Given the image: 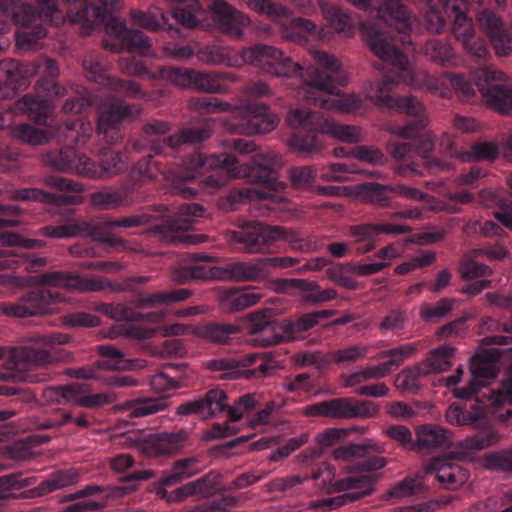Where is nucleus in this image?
<instances>
[{"label": "nucleus", "instance_id": "nucleus-1", "mask_svg": "<svg viewBox=\"0 0 512 512\" xmlns=\"http://www.w3.org/2000/svg\"><path fill=\"white\" fill-rule=\"evenodd\" d=\"M238 159L228 153L205 155L200 152L191 154L185 161V168L173 178L171 191L183 198H192L197 190L190 187L198 174L211 170L201 180L202 189L214 193L225 186L232 178L247 177L262 185L260 189L251 191L262 200L274 199V193L281 188L277 180V169L281 166V158L276 154H257L251 165H239Z\"/></svg>", "mask_w": 512, "mask_h": 512}, {"label": "nucleus", "instance_id": "nucleus-2", "mask_svg": "<svg viewBox=\"0 0 512 512\" xmlns=\"http://www.w3.org/2000/svg\"><path fill=\"white\" fill-rule=\"evenodd\" d=\"M28 75L40 77L35 84V94L23 96L16 102L15 109L27 114L39 125H48L53 113L51 100L66 93V89L55 81L59 75V67L54 59L40 56L25 67L14 59L1 60L0 99L13 97L24 77Z\"/></svg>", "mask_w": 512, "mask_h": 512}, {"label": "nucleus", "instance_id": "nucleus-3", "mask_svg": "<svg viewBox=\"0 0 512 512\" xmlns=\"http://www.w3.org/2000/svg\"><path fill=\"white\" fill-rule=\"evenodd\" d=\"M395 72V77L385 75L381 81L373 83L367 92V97L380 109L412 116L413 119L407 124L394 126L392 133L400 138L410 140L414 153L423 156L428 169L449 170L451 168L449 162L428 157L435 144L431 135H422L427 125L423 104L414 96H394L391 94L398 83L407 82L410 79L409 66L404 73L400 70H395Z\"/></svg>", "mask_w": 512, "mask_h": 512}, {"label": "nucleus", "instance_id": "nucleus-4", "mask_svg": "<svg viewBox=\"0 0 512 512\" xmlns=\"http://www.w3.org/2000/svg\"><path fill=\"white\" fill-rule=\"evenodd\" d=\"M361 10L375 8L377 17L381 19L390 31H383L374 25L365 27V38L372 52L393 70L402 73L410 66L407 55L400 49L412 46L411 15L400 0H348Z\"/></svg>", "mask_w": 512, "mask_h": 512}, {"label": "nucleus", "instance_id": "nucleus-5", "mask_svg": "<svg viewBox=\"0 0 512 512\" xmlns=\"http://www.w3.org/2000/svg\"><path fill=\"white\" fill-rule=\"evenodd\" d=\"M384 451V447L372 439H364L360 443H349L335 448L333 450L335 460H357L356 470L366 473L349 474L335 480L331 484V490L342 494L323 499L322 505L333 510L372 494L376 479L371 473L386 466L387 459L381 456Z\"/></svg>", "mask_w": 512, "mask_h": 512}, {"label": "nucleus", "instance_id": "nucleus-6", "mask_svg": "<svg viewBox=\"0 0 512 512\" xmlns=\"http://www.w3.org/2000/svg\"><path fill=\"white\" fill-rule=\"evenodd\" d=\"M14 136L22 142L41 145L55 138L64 146L59 150H51L44 156L45 163L53 169L63 172H76L86 176V156L76 152L75 146L84 145L92 134V126L81 118L67 120L50 130L35 128L29 124H19L14 127Z\"/></svg>", "mask_w": 512, "mask_h": 512}, {"label": "nucleus", "instance_id": "nucleus-7", "mask_svg": "<svg viewBox=\"0 0 512 512\" xmlns=\"http://www.w3.org/2000/svg\"><path fill=\"white\" fill-rule=\"evenodd\" d=\"M38 282L42 287L34 288L23 294L17 302L0 304V311L10 317H29L52 310L51 306L62 302L64 298L57 290L65 288L79 292H97L111 287V283L100 277L84 278L78 274L63 271H51L39 274Z\"/></svg>", "mask_w": 512, "mask_h": 512}, {"label": "nucleus", "instance_id": "nucleus-8", "mask_svg": "<svg viewBox=\"0 0 512 512\" xmlns=\"http://www.w3.org/2000/svg\"><path fill=\"white\" fill-rule=\"evenodd\" d=\"M70 337L62 333L36 334L24 345L12 350L15 370L0 373L3 380H17L29 383L46 382L52 378L48 367L58 362H69L73 355L61 348Z\"/></svg>", "mask_w": 512, "mask_h": 512}, {"label": "nucleus", "instance_id": "nucleus-9", "mask_svg": "<svg viewBox=\"0 0 512 512\" xmlns=\"http://www.w3.org/2000/svg\"><path fill=\"white\" fill-rule=\"evenodd\" d=\"M316 66L307 68L305 86L301 94L305 100L321 108L352 112L361 107V99L356 95L339 94V87L345 86L347 76L338 60L328 53L312 50Z\"/></svg>", "mask_w": 512, "mask_h": 512}, {"label": "nucleus", "instance_id": "nucleus-10", "mask_svg": "<svg viewBox=\"0 0 512 512\" xmlns=\"http://www.w3.org/2000/svg\"><path fill=\"white\" fill-rule=\"evenodd\" d=\"M289 122L296 131L290 136L289 146L300 153H312L320 149L321 136L330 134L343 142L357 143L360 134L355 126L341 125L325 118L320 112L306 108L292 110Z\"/></svg>", "mask_w": 512, "mask_h": 512}, {"label": "nucleus", "instance_id": "nucleus-11", "mask_svg": "<svg viewBox=\"0 0 512 512\" xmlns=\"http://www.w3.org/2000/svg\"><path fill=\"white\" fill-rule=\"evenodd\" d=\"M332 310H321L307 313L294 321L277 323L272 317L270 309L251 313L248 318V332L255 336L254 341L261 346H271L283 341H292L313 328L321 319H329Z\"/></svg>", "mask_w": 512, "mask_h": 512}, {"label": "nucleus", "instance_id": "nucleus-12", "mask_svg": "<svg viewBox=\"0 0 512 512\" xmlns=\"http://www.w3.org/2000/svg\"><path fill=\"white\" fill-rule=\"evenodd\" d=\"M473 80L474 84L463 75L450 76L451 86L463 99L470 100L475 95V85L489 107L503 114L512 110V89L507 85L504 73L484 66L474 72Z\"/></svg>", "mask_w": 512, "mask_h": 512}, {"label": "nucleus", "instance_id": "nucleus-13", "mask_svg": "<svg viewBox=\"0 0 512 512\" xmlns=\"http://www.w3.org/2000/svg\"><path fill=\"white\" fill-rule=\"evenodd\" d=\"M258 404L256 394L240 396L233 406L227 403V395L223 390L211 389L204 397L180 404L176 413L180 416L197 415L202 418H211L227 411L230 421L240 420L245 413L252 411Z\"/></svg>", "mask_w": 512, "mask_h": 512}, {"label": "nucleus", "instance_id": "nucleus-14", "mask_svg": "<svg viewBox=\"0 0 512 512\" xmlns=\"http://www.w3.org/2000/svg\"><path fill=\"white\" fill-rule=\"evenodd\" d=\"M445 15L452 21V33L465 51L477 60H485L489 51L486 42L477 37L472 21L468 15L480 6L481 0H440Z\"/></svg>", "mask_w": 512, "mask_h": 512}, {"label": "nucleus", "instance_id": "nucleus-15", "mask_svg": "<svg viewBox=\"0 0 512 512\" xmlns=\"http://www.w3.org/2000/svg\"><path fill=\"white\" fill-rule=\"evenodd\" d=\"M243 65L251 64L266 74L278 77H298L303 81L307 77V69L304 70L298 63L285 56L284 53L270 45L258 44L254 47L242 49Z\"/></svg>", "mask_w": 512, "mask_h": 512}, {"label": "nucleus", "instance_id": "nucleus-16", "mask_svg": "<svg viewBox=\"0 0 512 512\" xmlns=\"http://www.w3.org/2000/svg\"><path fill=\"white\" fill-rule=\"evenodd\" d=\"M210 370L220 372L224 380L259 379L266 377L274 369L265 353H250L238 358H217L208 362Z\"/></svg>", "mask_w": 512, "mask_h": 512}, {"label": "nucleus", "instance_id": "nucleus-17", "mask_svg": "<svg viewBox=\"0 0 512 512\" xmlns=\"http://www.w3.org/2000/svg\"><path fill=\"white\" fill-rule=\"evenodd\" d=\"M108 62L99 52H90L83 59V69L88 80L103 85L120 96L141 99L145 93L137 82L111 77L107 73Z\"/></svg>", "mask_w": 512, "mask_h": 512}, {"label": "nucleus", "instance_id": "nucleus-18", "mask_svg": "<svg viewBox=\"0 0 512 512\" xmlns=\"http://www.w3.org/2000/svg\"><path fill=\"white\" fill-rule=\"evenodd\" d=\"M211 136V130L207 125L200 127L184 128L178 134L171 135L164 139L147 140L134 139L130 146L135 152H144L149 149L156 155L174 156L179 148L186 144H198Z\"/></svg>", "mask_w": 512, "mask_h": 512}, {"label": "nucleus", "instance_id": "nucleus-19", "mask_svg": "<svg viewBox=\"0 0 512 512\" xmlns=\"http://www.w3.org/2000/svg\"><path fill=\"white\" fill-rule=\"evenodd\" d=\"M278 124L277 116L264 103H249L233 112L231 128L239 134H264Z\"/></svg>", "mask_w": 512, "mask_h": 512}, {"label": "nucleus", "instance_id": "nucleus-20", "mask_svg": "<svg viewBox=\"0 0 512 512\" xmlns=\"http://www.w3.org/2000/svg\"><path fill=\"white\" fill-rule=\"evenodd\" d=\"M282 238H286L282 227L267 226L256 221L246 222L240 230L230 235L231 242L247 253L264 252L269 245Z\"/></svg>", "mask_w": 512, "mask_h": 512}, {"label": "nucleus", "instance_id": "nucleus-21", "mask_svg": "<svg viewBox=\"0 0 512 512\" xmlns=\"http://www.w3.org/2000/svg\"><path fill=\"white\" fill-rule=\"evenodd\" d=\"M355 191L360 201L377 207H388L393 193L420 201L426 200L428 196L425 192L404 184L384 185L377 182L360 183L355 187Z\"/></svg>", "mask_w": 512, "mask_h": 512}, {"label": "nucleus", "instance_id": "nucleus-22", "mask_svg": "<svg viewBox=\"0 0 512 512\" xmlns=\"http://www.w3.org/2000/svg\"><path fill=\"white\" fill-rule=\"evenodd\" d=\"M137 105L125 104L120 100H113L104 104L99 112L97 133L103 135L107 143H114L120 137L119 124L126 118L139 114Z\"/></svg>", "mask_w": 512, "mask_h": 512}, {"label": "nucleus", "instance_id": "nucleus-23", "mask_svg": "<svg viewBox=\"0 0 512 512\" xmlns=\"http://www.w3.org/2000/svg\"><path fill=\"white\" fill-rule=\"evenodd\" d=\"M361 173L355 165L347 163H331L325 167L313 168L309 166L295 167L290 170V179L296 187H305L311 184L315 178L326 181H346L348 175Z\"/></svg>", "mask_w": 512, "mask_h": 512}, {"label": "nucleus", "instance_id": "nucleus-24", "mask_svg": "<svg viewBox=\"0 0 512 512\" xmlns=\"http://www.w3.org/2000/svg\"><path fill=\"white\" fill-rule=\"evenodd\" d=\"M409 231L410 228L404 225L365 223L350 226L347 234L352 238L356 252L366 254L375 248L381 234H406Z\"/></svg>", "mask_w": 512, "mask_h": 512}, {"label": "nucleus", "instance_id": "nucleus-25", "mask_svg": "<svg viewBox=\"0 0 512 512\" xmlns=\"http://www.w3.org/2000/svg\"><path fill=\"white\" fill-rule=\"evenodd\" d=\"M480 28L489 37L496 53L507 56L512 51V34L504 27L503 20L494 11L484 9L477 14Z\"/></svg>", "mask_w": 512, "mask_h": 512}, {"label": "nucleus", "instance_id": "nucleus-26", "mask_svg": "<svg viewBox=\"0 0 512 512\" xmlns=\"http://www.w3.org/2000/svg\"><path fill=\"white\" fill-rule=\"evenodd\" d=\"M213 21L220 30L233 38H240L243 29L249 25V18L224 0H214L210 5Z\"/></svg>", "mask_w": 512, "mask_h": 512}, {"label": "nucleus", "instance_id": "nucleus-27", "mask_svg": "<svg viewBox=\"0 0 512 512\" xmlns=\"http://www.w3.org/2000/svg\"><path fill=\"white\" fill-rule=\"evenodd\" d=\"M427 473L434 474L438 482L447 489H455L469 478L468 471L451 455L433 458L427 466Z\"/></svg>", "mask_w": 512, "mask_h": 512}, {"label": "nucleus", "instance_id": "nucleus-28", "mask_svg": "<svg viewBox=\"0 0 512 512\" xmlns=\"http://www.w3.org/2000/svg\"><path fill=\"white\" fill-rule=\"evenodd\" d=\"M329 418L353 419L370 418L378 413V406L371 401L339 397L328 400Z\"/></svg>", "mask_w": 512, "mask_h": 512}, {"label": "nucleus", "instance_id": "nucleus-29", "mask_svg": "<svg viewBox=\"0 0 512 512\" xmlns=\"http://www.w3.org/2000/svg\"><path fill=\"white\" fill-rule=\"evenodd\" d=\"M417 351V344L408 343L398 347L384 350L378 353V359L389 358L388 361L378 365L368 366L364 370L367 381L371 379H381L389 375L394 369L398 368L406 358Z\"/></svg>", "mask_w": 512, "mask_h": 512}, {"label": "nucleus", "instance_id": "nucleus-30", "mask_svg": "<svg viewBox=\"0 0 512 512\" xmlns=\"http://www.w3.org/2000/svg\"><path fill=\"white\" fill-rule=\"evenodd\" d=\"M128 157L126 153L103 148L100 152V165L86 157V177L103 178L124 171Z\"/></svg>", "mask_w": 512, "mask_h": 512}, {"label": "nucleus", "instance_id": "nucleus-31", "mask_svg": "<svg viewBox=\"0 0 512 512\" xmlns=\"http://www.w3.org/2000/svg\"><path fill=\"white\" fill-rule=\"evenodd\" d=\"M262 294L255 291L254 287L223 289L218 294V301L221 309L227 313H235L245 310L257 304Z\"/></svg>", "mask_w": 512, "mask_h": 512}, {"label": "nucleus", "instance_id": "nucleus-32", "mask_svg": "<svg viewBox=\"0 0 512 512\" xmlns=\"http://www.w3.org/2000/svg\"><path fill=\"white\" fill-rule=\"evenodd\" d=\"M480 203L487 208H498L495 218L512 230V193L506 190L483 189L479 194Z\"/></svg>", "mask_w": 512, "mask_h": 512}, {"label": "nucleus", "instance_id": "nucleus-33", "mask_svg": "<svg viewBox=\"0 0 512 512\" xmlns=\"http://www.w3.org/2000/svg\"><path fill=\"white\" fill-rule=\"evenodd\" d=\"M158 211L161 213V217L167 218L168 230L171 232L188 230L196 218L203 217L205 214L204 207L198 203L180 204L173 215L161 205Z\"/></svg>", "mask_w": 512, "mask_h": 512}, {"label": "nucleus", "instance_id": "nucleus-34", "mask_svg": "<svg viewBox=\"0 0 512 512\" xmlns=\"http://www.w3.org/2000/svg\"><path fill=\"white\" fill-rule=\"evenodd\" d=\"M220 277L236 282L257 281L266 278L262 257L251 262L236 261L221 268Z\"/></svg>", "mask_w": 512, "mask_h": 512}, {"label": "nucleus", "instance_id": "nucleus-35", "mask_svg": "<svg viewBox=\"0 0 512 512\" xmlns=\"http://www.w3.org/2000/svg\"><path fill=\"white\" fill-rule=\"evenodd\" d=\"M188 259L190 265L175 269L172 273V280L184 284L193 279H208L214 276L211 269L203 263H213L214 257L205 253H190Z\"/></svg>", "mask_w": 512, "mask_h": 512}, {"label": "nucleus", "instance_id": "nucleus-36", "mask_svg": "<svg viewBox=\"0 0 512 512\" xmlns=\"http://www.w3.org/2000/svg\"><path fill=\"white\" fill-rule=\"evenodd\" d=\"M80 480L79 472L74 468L57 470L42 481L37 487L25 492V497H43L53 491L64 489L75 485Z\"/></svg>", "mask_w": 512, "mask_h": 512}, {"label": "nucleus", "instance_id": "nucleus-37", "mask_svg": "<svg viewBox=\"0 0 512 512\" xmlns=\"http://www.w3.org/2000/svg\"><path fill=\"white\" fill-rule=\"evenodd\" d=\"M191 296V291L185 288L175 289L171 291L155 292L151 294L140 293L127 304L132 307L134 311L155 308L162 305H167L173 302H180L186 300Z\"/></svg>", "mask_w": 512, "mask_h": 512}, {"label": "nucleus", "instance_id": "nucleus-38", "mask_svg": "<svg viewBox=\"0 0 512 512\" xmlns=\"http://www.w3.org/2000/svg\"><path fill=\"white\" fill-rule=\"evenodd\" d=\"M153 476L151 470L135 471L126 476L123 481L126 485L117 487H103L99 485H87L79 490L81 498L90 497L95 494H105V497L121 496L137 488L138 482L147 480Z\"/></svg>", "mask_w": 512, "mask_h": 512}, {"label": "nucleus", "instance_id": "nucleus-39", "mask_svg": "<svg viewBox=\"0 0 512 512\" xmlns=\"http://www.w3.org/2000/svg\"><path fill=\"white\" fill-rule=\"evenodd\" d=\"M451 432L435 424H425L416 431V449L434 450L445 449L450 446Z\"/></svg>", "mask_w": 512, "mask_h": 512}, {"label": "nucleus", "instance_id": "nucleus-40", "mask_svg": "<svg viewBox=\"0 0 512 512\" xmlns=\"http://www.w3.org/2000/svg\"><path fill=\"white\" fill-rule=\"evenodd\" d=\"M198 59L206 64L226 65L229 67L243 66L242 51L235 53L232 49L220 45H205L196 52Z\"/></svg>", "mask_w": 512, "mask_h": 512}, {"label": "nucleus", "instance_id": "nucleus-41", "mask_svg": "<svg viewBox=\"0 0 512 512\" xmlns=\"http://www.w3.org/2000/svg\"><path fill=\"white\" fill-rule=\"evenodd\" d=\"M98 353L103 357L96 362L98 368L105 370H135L144 367L139 359H126L124 353L113 345L98 346Z\"/></svg>", "mask_w": 512, "mask_h": 512}, {"label": "nucleus", "instance_id": "nucleus-42", "mask_svg": "<svg viewBox=\"0 0 512 512\" xmlns=\"http://www.w3.org/2000/svg\"><path fill=\"white\" fill-rule=\"evenodd\" d=\"M97 311L117 321L154 323L158 322L161 318V315L159 313L137 312L134 311L132 307L122 303H100L97 306Z\"/></svg>", "mask_w": 512, "mask_h": 512}, {"label": "nucleus", "instance_id": "nucleus-43", "mask_svg": "<svg viewBox=\"0 0 512 512\" xmlns=\"http://www.w3.org/2000/svg\"><path fill=\"white\" fill-rule=\"evenodd\" d=\"M28 421L27 428L30 430L58 429L72 421L80 428H87L91 424L85 415L74 419L71 413L64 411H60L47 418L32 416L29 417Z\"/></svg>", "mask_w": 512, "mask_h": 512}, {"label": "nucleus", "instance_id": "nucleus-44", "mask_svg": "<svg viewBox=\"0 0 512 512\" xmlns=\"http://www.w3.org/2000/svg\"><path fill=\"white\" fill-rule=\"evenodd\" d=\"M201 471L200 460L197 457L181 458L174 462L172 468L162 476V483L175 485Z\"/></svg>", "mask_w": 512, "mask_h": 512}, {"label": "nucleus", "instance_id": "nucleus-45", "mask_svg": "<svg viewBox=\"0 0 512 512\" xmlns=\"http://www.w3.org/2000/svg\"><path fill=\"white\" fill-rule=\"evenodd\" d=\"M0 395L13 397L11 402L16 406L0 411V422L6 421L15 416L24 404L35 401V394L29 390L15 385L0 384Z\"/></svg>", "mask_w": 512, "mask_h": 512}, {"label": "nucleus", "instance_id": "nucleus-46", "mask_svg": "<svg viewBox=\"0 0 512 512\" xmlns=\"http://www.w3.org/2000/svg\"><path fill=\"white\" fill-rule=\"evenodd\" d=\"M324 18L330 26L337 32L343 33L347 37L353 36L355 32V23L351 15L344 9L329 3L321 6Z\"/></svg>", "mask_w": 512, "mask_h": 512}, {"label": "nucleus", "instance_id": "nucleus-47", "mask_svg": "<svg viewBox=\"0 0 512 512\" xmlns=\"http://www.w3.org/2000/svg\"><path fill=\"white\" fill-rule=\"evenodd\" d=\"M187 438L188 433L185 430L174 433L162 432L150 438L149 446L155 454H171L179 450Z\"/></svg>", "mask_w": 512, "mask_h": 512}, {"label": "nucleus", "instance_id": "nucleus-48", "mask_svg": "<svg viewBox=\"0 0 512 512\" xmlns=\"http://www.w3.org/2000/svg\"><path fill=\"white\" fill-rule=\"evenodd\" d=\"M12 197L21 201H38L44 203L62 204H75L77 201L76 196L72 195H57L50 192H45L37 188H21L13 192Z\"/></svg>", "mask_w": 512, "mask_h": 512}, {"label": "nucleus", "instance_id": "nucleus-49", "mask_svg": "<svg viewBox=\"0 0 512 512\" xmlns=\"http://www.w3.org/2000/svg\"><path fill=\"white\" fill-rule=\"evenodd\" d=\"M131 193L132 188L130 186H123L115 190L95 192L92 194L91 200L93 205L100 209H113L129 204Z\"/></svg>", "mask_w": 512, "mask_h": 512}, {"label": "nucleus", "instance_id": "nucleus-50", "mask_svg": "<svg viewBox=\"0 0 512 512\" xmlns=\"http://www.w3.org/2000/svg\"><path fill=\"white\" fill-rule=\"evenodd\" d=\"M470 371L472 380L478 381L484 387L487 381L497 376L494 356L490 353L476 354L471 358Z\"/></svg>", "mask_w": 512, "mask_h": 512}, {"label": "nucleus", "instance_id": "nucleus-51", "mask_svg": "<svg viewBox=\"0 0 512 512\" xmlns=\"http://www.w3.org/2000/svg\"><path fill=\"white\" fill-rule=\"evenodd\" d=\"M152 158V155L149 154L140 159L131 168L128 175L129 183L126 186H130L132 188V192L136 186H141L142 184L151 181L156 177V173L161 171V169L158 167V163L153 162Z\"/></svg>", "mask_w": 512, "mask_h": 512}, {"label": "nucleus", "instance_id": "nucleus-52", "mask_svg": "<svg viewBox=\"0 0 512 512\" xmlns=\"http://www.w3.org/2000/svg\"><path fill=\"white\" fill-rule=\"evenodd\" d=\"M423 50L427 57L439 65L448 66L456 62L455 52L446 40L430 39L425 43Z\"/></svg>", "mask_w": 512, "mask_h": 512}, {"label": "nucleus", "instance_id": "nucleus-53", "mask_svg": "<svg viewBox=\"0 0 512 512\" xmlns=\"http://www.w3.org/2000/svg\"><path fill=\"white\" fill-rule=\"evenodd\" d=\"M456 349L450 345H442L432 350L429 356L422 361L423 365H426L428 373L443 372L453 364Z\"/></svg>", "mask_w": 512, "mask_h": 512}, {"label": "nucleus", "instance_id": "nucleus-54", "mask_svg": "<svg viewBox=\"0 0 512 512\" xmlns=\"http://www.w3.org/2000/svg\"><path fill=\"white\" fill-rule=\"evenodd\" d=\"M346 432L342 429L328 428L317 436V443L319 447L307 449L300 454L301 462L308 464L314 459H317L322 454V449L334 446Z\"/></svg>", "mask_w": 512, "mask_h": 512}, {"label": "nucleus", "instance_id": "nucleus-55", "mask_svg": "<svg viewBox=\"0 0 512 512\" xmlns=\"http://www.w3.org/2000/svg\"><path fill=\"white\" fill-rule=\"evenodd\" d=\"M286 36L292 41L302 44L308 42L310 38H318L319 32L314 22L297 17L290 20Z\"/></svg>", "mask_w": 512, "mask_h": 512}, {"label": "nucleus", "instance_id": "nucleus-56", "mask_svg": "<svg viewBox=\"0 0 512 512\" xmlns=\"http://www.w3.org/2000/svg\"><path fill=\"white\" fill-rule=\"evenodd\" d=\"M446 420L451 425L479 427L483 422L482 411L477 409L472 412L466 407L453 404L446 411Z\"/></svg>", "mask_w": 512, "mask_h": 512}, {"label": "nucleus", "instance_id": "nucleus-57", "mask_svg": "<svg viewBox=\"0 0 512 512\" xmlns=\"http://www.w3.org/2000/svg\"><path fill=\"white\" fill-rule=\"evenodd\" d=\"M429 375L426 365L421 362L413 368L402 370L396 377V385L398 388L417 393L421 389L420 379Z\"/></svg>", "mask_w": 512, "mask_h": 512}, {"label": "nucleus", "instance_id": "nucleus-58", "mask_svg": "<svg viewBox=\"0 0 512 512\" xmlns=\"http://www.w3.org/2000/svg\"><path fill=\"white\" fill-rule=\"evenodd\" d=\"M167 407L165 398H141L129 401L127 409L134 418L145 417L164 410Z\"/></svg>", "mask_w": 512, "mask_h": 512}, {"label": "nucleus", "instance_id": "nucleus-59", "mask_svg": "<svg viewBox=\"0 0 512 512\" xmlns=\"http://www.w3.org/2000/svg\"><path fill=\"white\" fill-rule=\"evenodd\" d=\"M114 227L110 226V221L96 225L79 222V236H90L95 241L115 246L119 240L110 232Z\"/></svg>", "mask_w": 512, "mask_h": 512}, {"label": "nucleus", "instance_id": "nucleus-60", "mask_svg": "<svg viewBox=\"0 0 512 512\" xmlns=\"http://www.w3.org/2000/svg\"><path fill=\"white\" fill-rule=\"evenodd\" d=\"M239 332V328L231 323H209L202 329V336L214 343H228Z\"/></svg>", "mask_w": 512, "mask_h": 512}, {"label": "nucleus", "instance_id": "nucleus-61", "mask_svg": "<svg viewBox=\"0 0 512 512\" xmlns=\"http://www.w3.org/2000/svg\"><path fill=\"white\" fill-rule=\"evenodd\" d=\"M192 89L218 94L228 92V86L220 83L217 72H200L197 70H195Z\"/></svg>", "mask_w": 512, "mask_h": 512}, {"label": "nucleus", "instance_id": "nucleus-62", "mask_svg": "<svg viewBox=\"0 0 512 512\" xmlns=\"http://www.w3.org/2000/svg\"><path fill=\"white\" fill-rule=\"evenodd\" d=\"M35 477H24L22 472L0 477V500L14 497L13 490H20L35 484Z\"/></svg>", "mask_w": 512, "mask_h": 512}, {"label": "nucleus", "instance_id": "nucleus-63", "mask_svg": "<svg viewBox=\"0 0 512 512\" xmlns=\"http://www.w3.org/2000/svg\"><path fill=\"white\" fill-rule=\"evenodd\" d=\"M499 149L497 144L493 142L475 143L470 150H464L459 155L462 162H470L473 160H494L498 157Z\"/></svg>", "mask_w": 512, "mask_h": 512}, {"label": "nucleus", "instance_id": "nucleus-64", "mask_svg": "<svg viewBox=\"0 0 512 512\" xmlns=\"http://www.w3.org/2000/svg\"><path fill=\"white\" fill-rule=\"evenodd\" d=\"M193 496L210 497L219 488L221 484V475L217 472H209L203 477L188 482Z\"/></svg>", "mask_w": 512, "mask_h": 512}]
</instances>
